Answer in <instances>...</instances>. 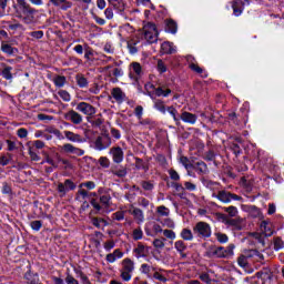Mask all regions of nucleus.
Wrapping results in <instances>:
<instances>
[{"instance_id":"43","label":"nucleus","mask_w":284,"mask_h":284,"mask_svg":"<svg viewBox=\"0 0 284 284\" xmlns=\"http://www.w3.org/2000/svg\"><path fill=\"white\" fill-rule=\"evenodd\" d=\"M154 108H155V110H159V112H161L162 114H165V112L168 110V109H165V103H163V101H161V100H156L154 102Z\"/></svg>"},{"instance_id":"18","label":"nucleus","mask_w":284,"mask_h":284,"mask_svg":"<svg viewBox=\"0 0 284 284\" xmlns=\"http://www.w3.org/2000/svg\"><path fill=\"white\" fill-rule=\"evenodd\" d=\"M180 119L184 123H189L190 125H194V123H196V120L199 119V116H196V114H194V113H191V112H187V111H183L181 113Z\"/></svg>"},{"instance_id":"50","label":"nucleus","mask_w":284,"mask_h":284,"mask_svg":"<svg viewBox=\"0 0 284 284\" xmlns=\"http://www.w3.org/2000/svg\"><path fill=\"white\" fill-rule=\"evenodd\" d=\"M88 122L91 123V125L93 128H101V125H103V119H101V118H95L93 120H90V118H89Z\"/></svg>"},{"instance_id":"54","label":"nucleus","mask_w":284,"mask_h":284,"mask_svg":"<svg viewBox=\"0 0 284 284\" xmlns=\"http://www.w3.org/2000/svg\"><path fill=\"white\" fill-rule=\"evenodd\" d=\"M215 237L219 241V243H227V241H230L227 234L225 233H215Z\"/></svg>"},{"instance_id":"29","label":"nucleus","mask_w":284,"mask_h":284,"mask_svg":"<svg viewBox=\"0 0 284 284\" xmlns=\"http://www.w3.org/2000/svg\"><path fill=\"white\" fill-rule=\"evenodd\" d=\"M24 278L28 284H38L39 283V274H37V273L34 274L30 271L24 274Z\"/></svg>"},{"instance_id":"37","label":"nucleus","mask_w":284,"mask_h":284,"mask_svg":"<svg viewBox=\"0 0 284 284\" xmlns=\"http://www.w3.org/2000/svg\"><path fill=\"white\" fill-rule=\"evenodd\" d=\"M79 88H88V79L83 74H78L75 77Z\"/></svg>"},{"instance_id":"60","label":"nucleus","mask_w":284,"mask_h":284,"mask_svg":"<svg viewBox=\"0 0 284 284\" xmlns=\"http://www.w3.org/2000/svg\"><path fill=\"white\" fill-rule=\"evenodd\" d=\"M114 245H115V243L112 240H109V241L104 242L103 247H104L105 252H110L111 250H114Z\"/></svg>"},{"instance_id":"33","label":"nucleus","mask_w":284,"mask_h":284,"mask_svg":"<svg viewBox=\"0 0 284 284\" xmlns=\"http://www.w3.org/2000/svg\"><path fill=\"white\" fill-rule=\"evenodd\" d=\"M139 43V40L131 39L128 41V49L130 54H136L139 52V49H136V45Z\"/></svg>"},{"instance_id":"45","label":"nucleus","mask_w":284,"mask_h":284,"mask_svg":"<svg viewBox=\"0 0 284 284\" xmlns=\"http://www.w3.org/2000/svg\"><path fill=\"white\" fill-rule=\"evenodd\" d=\"M140 272L142 274H145L149 278H152V275L150 274V272H152V266H150L149 264H142L140 267Z\"/></svg>"},{"instance_id":"21","label":"nucleus","mask_w":284,"mask_h":284,"mask_svg":"<svg viewBox=\"0 0 284 284\" xmlns=\"http://www.w3.org/2000/svg\"><path fill=\"white\" fill-rule=\"evenodd\" d=\"M172 94V90L168 84H159L155 89V97H170Z\"/></svg>"},{"instance_id":"8","label":"nucleus","mask_w":284,"mask_h":284,"mask_svg":"<svg viewBox=\"0 0 284 284\" xmlns=\"http://www.w3.org/2000/svg\"><path fill=\"white\" fill-rule=\"evenodd\" d=\"M77 187V185L74 184V182H72L71 180H65L64 183H59L58 184V192H59V196H61V199H63V196H65L68 194V192L74 190Z\"/></svg>"},{"instance_id":"55","label":"nucleus","mask_w":284,"mask_h":284,"mask_svg":"<svg viewBox=\"0 0 284 284\" xmlns=\"http://www.w3.org/2000/svg\"><path fill=\"white\" fill-rule=\"evenodd\" d=\"M79 197L82 199L83 201H85V199H90V196H92V193L88 192L84 189H80L78 191Z\"/></svg>"},{"instance_id":"2","label":"nucleus","mask_w":284,"mask_h":284,"mask_svg":"<svg viewBox=\"0 0 284 284\" xmlns=\"http://www.w3.org/2000/svg\"><path fill=\"white\" fill-rule=\"evenodd\" d=\"M141 39L146 41V43H156L159 41V29L156 24L152 22L144 24L141 30Z\"/></svg>"},{"instance_id":"24","label":"nucleus","mask_w":284,"mask_h":284,"mask_svg":"<svg viewBox=\"0 0 284 284\" xmlns=\"http://www.w3.org/2000/svg\"><path fill=\"white\" fill-rule=\"evenodd\" d=\"M91 223L94 227H98V230H105L109 225L108 220L103 217H92Z\"/></svg>"},{"instance_id":"26","label":"nucleus","mask_w":284,"mask_h":284,"mask_svg":"<svg viewBox=\"0 0 284 284\" xmlns=\"http://www.w3.org/2000/svg\"><path fill=\"white\" fill-rule=\"evenodd\" d=\"M161 50L163 54H174V52H176V47H174V43L166 41L161 44Z\"/></svg>"},{"instance_id":"64","label":"nucleus","mask_w":284,"mask_h":284,"mask_svg":"<svg viewBox=\"0 0 284 284\" xmlns=\"http://www.w3.org/2000/svg\"><path fill=\"white\" fill-rule=\"evenodd\" d=\"M65 283L67 284H79V281H77V278H74L72 275H68L65 277Z\"/></svg>"},{"instance_id":"59","label":"nucleus","mask_w":284,"mask_h":284,"mask_svg":"<svg viewBox=\"0 0 284 284\" xmlns=\"http://www.w3.org/2000/svg\"><path fill=\"white\" fill-rule=\"evenodd\" d=\"M138 205H140V207H149L150 206V200H148L145 197H139L138 199Z\"/></svg>"},{"instance_id":"53","label":"nucleus","mask_w":284,"mask_h":284,"mask_svg":"<svg viewBox=\"0 0 284 284\" xmlns=\"http://www.w3.org/2000/svg\"><path fill=\"white\" fill-rule=\"evenodd\" d=\"M169 176L172 181H181V175H179V172L174 169L169 170Z\"/></svg>"},{"instance_id":"7","label":"nucleus","mask_w":284,"mask_h":284,"mask_svg":"<svg viewBox=\"0 0 284 284\" xmlns=\"http://www.w3.org/2000/svg\"><path fill=\"white\" fill-rule=\"evenodd\" d=\"M133 254L135 258H148L150 256V246L143 242H139L133 248Z\"/></svg>"},{"instance_id":"34","label":"nucleus","mask_w":284,"mask_h":284,"mask_svg":"<svg viewBox=\"0 0 284 284\" xmlns=\"http://www.w3.org/2000/svg\"><path fill=\"white\" fill-rule=\"evenodd\" d=\"M165 237H159L153 240L152 245L155 250H163V247H165Z\"/></svg>"},{"instance_id":"48","label":"nucleus","mask_w":284,"mask_h":284,"mask_svg":"<svg viewBox=\"0 0 284 284\" xmlns=\"http://www.w3.org/2000/svg\"><path fill=\"white\" fill-rule=\"evenodd\" d=\"M30 227H31V230H34V232H39V230H41V227H43V222H41L39 220L32 221L30 223Z\"/></svg>"},{"instance_id":"20","label":"nucleus","mask_w":284,"mask_h":284,"mask_svg":"<svg viewBox=\"0 0 284 284\" xmlns=\"http://www.w3.org/2000/svg\"><path fill=\"white\" fill-rule=\"evenodd\" d=\"M244 6H245V2L243 0H233V3H232L233 14L235 17H241V14H243Z\"/></svg>"},{"instance_id":"17","label":"nucleus","mask_w":284,"mask_h":284,"mask_svg":"<svg viewBox=\"0 0 284 284\" xmlns=\"http://www.w3.org/2000/svg\"><path fill=\"white\" fill-rule=\"evenodd\" d=\"M111 97L114 99L115 103H123V101H125V92L119 87L111 90Z\"/></svg>"},{"instance_id":"39","label":"nucleus","mask_w":284,"mask_h":284,"mask_svg":"<svg viewBox=\"0 0 284 284\" xmlns=\"http://www.w3.org/2000/svg\"><path fill=\"white\" fill-rule=\"evenodd\" d=\"M133 241H141L143 239V230L141 227L134 229L132 232Z\"/></svg>"},{"instance_id":"57","label":"nucleus","mask_w":284,"mask_h":284,"mask_svg":"<svg viewBox=\"0 0 284 284\" xmlns=\"http://www.w3.org/2000/svg\"><path fill=\"white\" fill-rule=\"evenodd\" d=\"M190 70L196 72V74H203V68L199 67V63H192L189 65Z\"/></svg>"},{"instance_id":"36","label":"nucleus","mask_w":284,"mask_h":284,"mask_svg":"<svg viewBox=\"0 0 284 284\" xmlns=\"http://www.w3.org/2000/svg\"><path fill=\"white\" fill-rule=\"evenodd\" d=\"M248 214L253 219H258V216H261V209L256 207L254 205H251V206H248Z\"/></svg>"},{"instance_id":"28","label":"nucleus","mask_w":284,"mask_h":284,"mask_svg":"<svg viewBox=\"0 0 284 284\" xmlns=\"http://www.w3.org/2000/svg\"><path fill=\"white\" fill-rule=\"evenodd\" d=\"M166 32H170L171 34H176V31L179 30V26L176 22L172 19L166 20Z\"/></svg>"},{"instance_id":"32","label":"nucleus","mask_w":284,"mask_h":284,"mask_svg":"<svg viewBox=\"0 0 284 284\" xmlns=\"http://www.w3.org/2000/svg\"><path fill=\"white\" fill-rule=\"evenodd\" d=\"M181 239L183 241H194V234L192 233V230L190 229H183L180 234Z\"/></svg>"},{"instance_id":"12","label":"nucleus","mask_w":284,"mask_h":284,"mask_svg":"<svg viewBox=\"0 0 284 284\" xmlns=\"http://www.w3.org/2000/svg\"><path fill=\"white\" fill-rule=\"evenodd\" d=\"M129 214H132L138 225H141L145 221V215L143 214V210L139 207H134L131 205V209L129 210Z\"/></svg>"},{"instance_id":"22","label":"nucleus","mask_w":284,"mask_h":284,"mask_svg":"<svg viewBox=\"0 0 284 284\" xmlns=\"http://www.w3.org/2000/svg\"><path fill=\"white\" fill-rule=\"evenodd\" d=\"M52 6H55V8H60V10H70L72 8V2L69 0H51Z\"/></svg>"},{"instance_id":"61","label":"nucleus","mask_w":284,"mask_h":284,"mask_svg":"<svg viewBox=\"0 0 284 284\" xmlns=\"http://www.w3.org/2000/svg\"><path fill=\"white\" fill-rule=\"evenodd\" d=\"M80 187H87V190H94L97 187V184L92 181H88L80 184Z\"/></svg>"},{"instance_id":"16","label":"nucleus","mask_w":284,"mask_h":284,"mask_svg":"<svg viewBox=\"0 0 284 284\" xmlns=\"http://www.w3.org/2000/svg\"><path fill=\"white\" fill-rule=\"evenodd\" d=\"M110 154L114 163H123V149L121 146L111 148Z\"/></svg>"},{"instance_id":"51","label":"nucleus","mask_w":284,"mask_h":284,"mask_svg":"<svg viewBox=\"0 0 284 284\" xmlns=\"http://www.w3.org/2000/svg\"><path fill=\"white\" fill-rule=\"evenodd\" d=\"M156 212L161 216H170V209H168L166 206H163V205L158 206Z\"/></svg>"},{"instance_id":"13","label":"nucleus","mask_w":284,"mask_h":284,"mask_svg":"<svg viewBox=\"0 0 284 284\" xmlns=\"http://www.w3.org/2000/svg\"><path fill=\"white\" fill-rule=\"evenodd\" d=\"M110 172L113 176H118V179H125L128 176V168L123 165H113Z\"/></svg>"},{"instance_id":"30","label":"nucleus","mask_w":284,"mask_h":284,"mask_svg":"<svg viewBox=\"0 0 284 284\" xmlns=\"http://www.w3.org/2000/svg\"><path fill=\"white\" fill-rule=\"evenodd\" d=\"M1 50H2V52H4V54H10V55L19 53V49L13 48L12 45H10L8 43H2Z\"/></svg>"},{"instance_id":"62","label":"nucleus","mask_w":284,"mask_h":284,"mask_svg":"<svg viewBox=\"0 0 284 284\" xmlns=\"http://www.w3.org/2000/svg\"><path fill=\"white\" fill-rule=\"evenodd\" d=\"M237 264L240 265V267H247V257L245 255H241L237 258Z\"/></svg>"},{"instance_id":"25","label":"nucleus","mask_w":284,"mask_h":284,"mask_svg":"<svg viewBox=\"0 0 284 284\" xmlns=\"http://www.w3.org/2000/svg\"><path fill=\"white\" fill-rule=\"evenodd\" d=\"M174 247L176 252H179V254L182 256V258H187V254L184 253L185 250H187V245L185 242H183V240L176 241L174 243Z\"/></svg>"},{"instance_id":"56","label":"nucleus","mask_w":284,"mask_h":284,"mask_svg":"<svg viewBox=\"0 0 284 284\" xmlns=\"http://www.w3.org/2000/svg\"><path fill=\"white\" fill-rule=\"evenodd\" d=\"M184 190H187V192H196V184L186 181L184 182Z\"/></svg>"},{"instance_id":"38","label":"nucleus","mask_w":284,"mask_h":284,"mask_svg":"<svg viewBox=\"0 0 284 284\" xmlns=\"http://www.w3.org/2000/svg\"><path fill=\"white\" fill-rule=\"evenodd\" d=\"M67 79L63 75H57L53 79V83L57 88H63V85H65Z\"/></svg>"},{"instance_id":"11","label":"nucleus","mask_w":284,"mask_h":284,"mask_svg":"<svg viewBox=\"0 0 284 284\" xmlns=\"http://www.w3.org/2000/svg\"><path fill=\"white\" fill-rule=\"evenodd\" d=\"M95 150H106L109 145H112V140L108 135L98 136L95 140Z\"/></svg>"},{"instance_id":"10","label":"nucleus","mask_w":284,"mask_h":284,"mask_svg":"<svg viewBox=\"0 0 284 284\" xmlns=\"http://www.w3.org/2000/svg\"><path fill=\"white\" fill-rule=\"evenodd\" d=\"M207 256L210 258H227L225 254V247L223 246H213L209 250Z\"/></svg>"},{"instance_id":"27","label":"nucleus","mask_w":284,"mask_h":284,"mask_svg":"<svg viewBox=\"0 0 284 284\" xmlns=\"http://www.w3.org/2000/svg\"><path fill=\"white\" fill-rule=\"evenodd\" d=\"M192 168L197 174H207V164L203 161L195 162Z\"/></svg>"},{"instance_id":"35","label":"nucleus","mask_w":284,"mask_h":284,"mask_svg":"<svg viewBox=\"0 0 284 284\" xmlns=\"http://www.w3.org/2000/svg\"><path fill=\"white\" fill-rule=\"evenodd\" d=\"M111 201H112V196L110 195V193H104V194L100 195V203L104 207H110Z\"/></svg>"},{"instance_id":"58","label":"nucleus","mask_w":284,"mask_h":284,"mask_svg":"<svg viewBox=\"0 0 284 284\" xmlns=\"http://www.w3.org/2000/svg\"><path fill=\"white\" fill-rule=\"evenodd\" d=\"M2 194H12V186L8 182L2 183Z\"/></svg>"},{"instance_id":"23","label":"nucleus","mask_w":284,"mask_h":284,"mask_svg":"<svg viewBox=\"0 0 284 284\" xmlns=\"http://www.w3.org/2000/svg\"><path fill=\"white\" fill-rule=\"evenodd\" d=\"M260 230L264 236H272L274 234V229H272V223L263 221L260 225Z\"/></svg>"},{"instance_id":"31","label":"nucleus","mask_w":284,"mask_h":284,"mask_svg":"<svg viewBox=\"0 0 284 284\" xmlns=\"http://www.w3.org/2000/svg\"><path fill=\"white\" fill-rule=\"evenodd\" d=\"M166 112H169V114H171V116H173V120L175 121V125L181 124V119H179V116H178L179 111L176 110V108H174L173 105L168 106Z\"/></svg>"},{"instance_id":"46","label":"nucleus","mask_w":284,"mask_h":284,"mask_svg":"<svg viewBox=\"0 0 284 284\" xmlns=\"http://www.w3.org/2000/svg\"><path fill=\"white\" fill-rule=\"evenodd\" d=\"M162 234L164 236V239H169L170 241H174V239H176V233L172 230H164L162 231Z\"/></svg>"},{"instance_id":"9","label":"nucleus","mask_w":284,"mask_h":284,"mask_svg":"<svg viewBox=\"0 0 284 284\" xmlns=\"http://www.w3.org/2000/svg\"><path fill=\"white\" fill-rule=\"evenodd\" d=\"M64 119H67V121H70L71 123H73V125H81V123H83V115H81V113L74 111V110H70L64 114Z\"/></svg>"},{"instance_id":"40","label":"nucleus","mask_w":284,"mask_h":284,"mask_svg":"<svg viewBox=\"0 0 284 284\" xmlns=\"http://www.w3.org/2000/svg\"><path fill=\"white\" fill-rule=\"evenodd\" d=\"M58 95L60 97V99H62V101H65V103H68V102H70L72 100V97L65 90H60L58 92Z\"/></svg>"},{"instance_id":"41","label":"nucleus","mask_w":284,"mask_h":284,"mask_svg":"<svg viewBox=\"0 0 284 284\" xmlns=\"http://www.w3.org/2000/svg\"><path fill=\"white\" fill-rule=\"evenodd\" d=\"M141 186L145 190V192H152L154 190L153 181H142Z\"/></svg>"},{"instance_id":"44","label":"nucleus","mask_w":284,"mask_h":284,"mask_svg":"<svg viewBox=\"0 0 284 284\" xmlns=\"http://www.w3.org/2000/svg\"><path fill=\"white\" fill-rule=\"evenodd\" d=\"M243 223V220H229L227 224L231 225L232 227H235V230H243V226L241 225Z\"/></svg>"},{"instance_id":"5","label":"nucleus","mask_w":284,"mask_h":284,"mask_svg":"<svg viewBox=\"0 0 284 284\" xmlns=\"http://www.w3.org/2000/svg\"><path fill=\"white\" fill-rule=\"evenodd\" d=\"M213 199H217L221 203H232V201H243L241 195L231 193L230 191L221 190L212 193Z\"/></svg>"},{"instance_id":"6","label":"nucleus","mask_w":284,"mask_h":284,"mask_svg":"<svg viewBox=\"0 0 284 284\" xmlns=\"http://www.w3.org/2000/svg\"><path fill=\"white\" fill-rule=\"evenodd\" d=\"M75 110L88 116V119H92L97 114V108L88 102H79Z\"/></svg>"},{"instance_id":"3","label":"nucleus","mask_w":284,"mask_h":284,"mask_svg":"<svg viewBox=\"0 0 284 284\" xmlns=\"http://www.w3.org/2000/svg\"><path fill=\"white\" fill-rule=\"evenodd\" d=\"M134 272V261H132L130 257L124 258L121 262V268H120V278L122 281H128L132 280V273Z\"/></svg>"},{"instance_id":"47","label":"nucleus","mask_w":284,"mask_h":284,"mask_svg":"<svg viewBox=\"0 0 284 284\" xmlns=\"http://www.w3.org/2000/svg\"><path fill=\"white\" fill-rule=\"evenodd\" d=\"M112 6L119 12H123V10H125V3L123 2V0H115Z\"/></svg>"},{"instance_id":"63","label":"nucleus","mask_w":284,"mask_h":284,"mask_svg":"<svg viewBox=\"0 0 284 284\" xmlns=\"http://www.w3.org/2000/svg\"><path fill=\"white\" fill-rule=\"evenodd\" d=\"M101 168H110V160L105 156L99 159Z\"/></svg>"},{"instance_id":"42","label":"nucleus","mask_w":284,"mask_h":284,"mask_svg":"<svg viewBox=\"0 0 284 284\" xmlns=\"http://www.w3.org/2000/svg\"><path fill=\"white\" fill-rule=\"evenodd\" d=\"M3 79L10 81L12 79V67H6L1 72Z\"/></svg>"},{"instance_id":"49","label":"nucleus","mask_w":284,"mask_h":284,"mask_svg":"<svg viewBox=\"0 0 284 284\" xmlns=\"http://www.w3.org/2000/svg\"><path fill=\"white\" fill-rule=\"evenodd\" d=\"M224 212H227L229 216L234 217L239 214V209L236 206H227L224 207Z\"/></svg>"},{"instance_id":"52","label":"nucleus","mask_w":284,"mask_h":284,"mask_svg":"<svg viewBox=\"0 0 284 284\" xmlns=\"http://www.w3.org/2000/svg\"><path fill=\"white\" fill-rule=\"evenodd\" d=\"M113 221H123L125 219V211H116L112 214Z\"/></svg>"},{"instance_id":"14","label":"nucleus","mask_w":284,"mask_h":284,"mask_svg":"<svg viewBox=\"0 0 284 284\" xmlns=\"http://www.w3.org/2000/svg\"><path fill=\"white\" fill-rule=\"evenodd\" d=\"M130 68H131L130 75L134 77V79L136 81H139V79H141V77H143V67H141V63L132 62L130 64Z\"/></svg>"},{"instance_id":"15","label":"nucleus","mask_w":284,"mask_h":284,"mask_svg":"<svg viewBox=\"0 0 284 284\" xmlns=\"http://www.w3.org/2000/svg\"><path fill=\"white\" fill-rule=\"evenodd\" d=\"M62 150L68 154H75L77 156H83V154H85V151L83 149H79L71 143L63 144Z\"/></svg>"},{"instance_id":"4","label":"nucleus","mask_w":284,"mask_h":284,"mask_svg":"<svg viewBox=\"0 0 284 284\" xmlns=\"http://www.w3.org/2000/svg\"><path fill=\"white\" fill-rule=\"evenodd\" d=\"M193 234L197 239H210L212 236V226L207 222H197L193 226Z\"/></svg>"},{"instance_id":"19","label":"nucleus","mask_w":284,"mask_h":284,"mask_svg":"<svg viewBox=\"0 0 284 284\" xmlns=\"http://www.w3.org/2000/svg\"><path fill=\"white\" fill-rule=\"evenodd\" d=\"M63 134L68 141H71V143H83V136H81L79 133L64 131Z\"/></svg>"},{"instance_id":"1","label":"nucleus","mask_w":284,"mask_h":284,"mask_svg":"<svg viewBox=\"0 0 284 284\" xmlns=\"http://www.w3.org/2000/svg\"><path fill=\"white\" fill-rule=\"evenodd\" d=\"M17 4L19 6L20 10L16 11V16L18 19L22 20L23 23L30 26L34 23V14L37 10L28 3L26 0H16Z\"/></svg>"}]
</instances>
